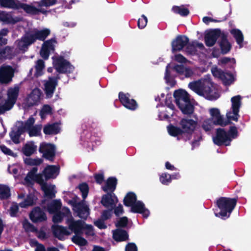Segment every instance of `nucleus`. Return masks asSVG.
Masks as SVG:
<instances>
[{"instance_id":"f257e3e1","label":"nucleus","mask_w":251,"mask_h":251,"mask_svg":"<svg viewBox=\"0 0 251 251\" xmlns=\"http://www.w3.org/2000/svg\"><path fill=\"white\" fill-rule=\"evenodd\" d=\"M37 172L36 168H33L25 178L24 184L28 186L36 181L40 185L47 197H54L56 192L55 185L48 184L46 181L49 179L54 178L57 176L59 174V168L56 166L49 165L45 168L42 174L36 175Z\"/></svg>"},{"instance_id":"f03ea898","label":"nucleus","mask_w":251,"mask_h":251,"mask_svg":"<svg viewBox=\"0 0 251 251\" xmlns=\"http://www.w3.org/2000/svg\"><path fill=\"white\" fill-rule=\"evenodd\" d=\"M188 86L198 95L209 100H216L220 97L218 90L209 75L205 76L198 81L190 82Z\"/></svg>"},{"instance_id":"7ed1b4c3","label":"nucleus","mask_w":251,"mask_h":251,"mask_svg":"<svg viewBox=\"0 0 251 251\" xmlns=\"http://www.w3.org/2000/svg\"><path fill=\"white\" fill-rule=\"evenodd\" d=\"M50 32V30L48 28L42 30L36 28L31 29L26 32L21 40L16 42V46L20 51H25L28 47L37 40L44 41L49 35Z\"/></svg>"},{"instance_id":"20e7f679","label":"nucleus","mask_w":251,"mask_h":251,"mask_svg":"<svg viewBox=\"0 0 251 251\" xmlns=\"http://www.w3.org/2000/svg\"><path fill=\"white\" fill-rule=\"evenodd\" d=\"M176 102L178 107L184 114H191L194 111V102L190 100L188 93L180 89L176 91L174 94Z\"/></svg>"},{"instance_id":"39448f33","label":"nucleus","mask_w":251,"mask_h":251,"mask_svg":"<svg viewBox=\"0 0 251 251\" xmlns=\"http://www.w3.org/2000/svg\"><path fill=\"white\" fill-rule=\"evenodd\" d=\"M124 203L125 205L131 207V212L141 213L145 218H147L150 214L149 211L145 208L143 203L136 201V196L134 193H128L124 199Z\"/></svg>"},{"instance_id":"423d86ee","label":"nucleus","mask_w":251,"mask_h":251,"mask_svg":"<svg viewBox=\"0 0 251 251\" xmlns=\"http://www.w3.org/2000/svg\"><path fill=\"white\" fill-rule=\"evenodd\" d=\"M217 205L220 211L218 213H215V216L225 219L229 217L236 205V201L235 199L222 198L217 201Z\"/></svg>"},{"instance_id":"0eeeda50","label":"nucleus","mask_w":251,"mask_h":251,"mask_svg":"<svg viewBox=\"0 0 251 251\" xmlns=\"http://www.w3.org/2000/svg\"><path fill=\"white\" fill-rule=\"evenodd\" d=\"M237 136V131L235 127H231L228 133L224 130L219 128L217 129L216 135L213 140L214 143L217 145L228 146L231 140Z\"/></svg>"},{"instance_id":"6e6552de","label":"nucleus","mask_w":251,"mask_h":251,"mask_svg":"<svg viewBox=\"0 0 251 251\" xmlns=\"http://www.w3.org/2000/svg\"><path fill=\"white\" fill-rule=\"evenodd\" d=\"M63 210L67 214V219L66 220V223L68 226V229L71 231V234L72 233L75 234H81L83 233L85 222L82 220H75L68 208H64Z\"/></svg>"},{"instance_id":"1a4fd4ad","label":"nucleus","mask_w":251,"mask_h":251,"mask_svg":"<svg viewBox=\"0 0 251 251\" xmlns=\"http://www.w3.org/2000/svg\"><path fill=\"white\" fill-rule=\"evenodd\" d=\"M171 70L175 71L176 73L180 75H184L186 77H190L195 75L194 70L190 67H184L183 65H177L172 66L171 64H168L166 67V74L165 78L168 81L170 75Z\"/></svg>"},{"instance_id":"9d476101","label":"nucleus","mask_w":251,"mask_h":251,"mask_svg":"<svg viewBox=\"0 0 251 251\" xmlns=\"http://www.w3.org/2000/svg\"><path fill=\"white\" fill-rule=\"evenodd\" d=\"M60 207L61 202L58 200L51 201L48 206L47 209L49 213H54L52 218V220L54 223L60 222L63 216L66 217V219H67L66 212L63 210L64 208H66V207L62 209L61 213L57 212Z\"/></svg>"},{"instance_id":"9b49d317","label":"nucleus","mask_w":251,"mask_h":251,"mask_svg":"<svg viewBox=\"0 0 251 251\" xmlns=\"http://www.w3.org/2000/svg\"><path fill=\"white\" fill-rule=\"evenodd\" d=\"M19 92V88L14 87L9 89L7 92L8 99L5 103L0 106V114L10 109L16 102Z\"/></svg>"},{"instance_id":"f8f14e48","label":"nucleus","mask_w":251,"mask_h":251,"mask_svg":"<svg viewBox=\"0 0 251 251\" xmlns=\"http://www.w3.org/2000/svg\"><path fill=\"white\" fill-rule=\"evenodd\" d=\"M52 59L53 66L57 72L60 73H67L73 71V67L62 57L56 56Z\"/></svg>"},{"instance_id":"ddd939ff","label":"nucleus","mask_w":251,"mask_h":251,"mask_svg":"<svg viewBox=\"0 0 251 251\" xmlns=\"http://www.w3.org/2000/svg\"><path fill=\"white\" fill-rule=\"evenodd\" d=\"M70 203L73 207V210L77 215L81 218H86L89 214V209L84 201L81 202H77L76 200L74 201H69Z\"/></svg>"},{"instance_id":"4468645a","label":"nucleus","mask_w":251,"mask_h":251,"mask_svg":"<svg viewBox=\"0 0 251 251\" xmlns=\"http://www.w3.org/2000/svg\"><path fill=\"white\" fill-rule=\"evenodd\" d=\"M57 44L55 39L52 38L44 42L40 50V55L42 57L48 59L50 53L53 51Z\"/></svg>"},{"instance_id":"2eb2a0df","label":"nucleus","mask_w":251,"mask_h":251,"mask_svg":"<svg viewBox=\"0 0 251 251\" xmlns=\"http://www.w3.org/2000/svg\"><path fill=\"white\" fill-rule=\"evenodd\" d=\"M8 33L6 29H3L0 31V46L6 44L7 40L3 37L5 36ZM11 49L9 47H6L4 49H0V62L4 58H9Z\"/></svg>"},{"instance_id":"dca6fc26","label":"nucleus","mask_w":251,"mask_h":251,"mask_svg":"<svg viewBox=\"0 0 251 251\" xmlns=\"http://www.w3.org/2000/svg\"><path fill=\"white\" fill-rule=\"evenodd\" d=\"M35 123V119L33 117H30L27 121L25 126V129L28 131L30 136H35L39 135L41 129V125L33 126Z\"/></svg>"},{"instance_id":"f3484780","label":"nucleus","mask_w":251,"mask_h":251,"mask_svg":"<svg viewBox=\"0 0 251 251\" xmlns=\"http://www.w3.org/2000/svg\"><path fill=\"white\" fill-rule=\"evenodd\" d=\"M55 147L50 143H43L40 145L39 151L43 156L49 160H51L55 154Z\"/></svg>"},{"instance_id":"a211bd4d","label":"nucleus","mask_w":251,"mask_h":251,"mask_svg":"<svg viewBox=\"0 0 251 251\" xmlns=\"http://www.w3.org/2000/svg\"><path fill=\"white\" fill-rule=\"evenodd\" d=\"M13 73V69L9 66H2L0 68V82L7 83L10 82Z\"/></svg>"},{"instance_id":"6ab92c4d","label":"nucleus","mask_w":251,"mask_h":251,"mask_svg":"<svg viewBox=\"0 0 251 251\" xmlns=\"http://www.w3.org/2000/svg\"><path fill=\"white\" fill-rule=\"evenodd\" d=\"M18 198L19 201H21L19 202V205L23 208L32 205L37 200V196L35 194H30L25 197L24 194L21 193Z\"/></svg>"},{"instance_id":"aec40b11","label":"nucleus","mask_w":251,"mask_h":251,"mask_svg":"<svg viewBox=\"0 0 251 251\" xmlns=\"http://www.w3.org/2000/svg\"><path fill=\"white\" fill-rule=\"evenodd\" d=\"M188 42V39L185 36H177L172 43V52L181 50Z\"/></svg>"},{"instance_id":"412c9836","label":"nucleus","mask_w":251,"mask_h":251,"mask_svg":"<svg viewBox=\"0 0 251 251\" xmlns=\"http://www.w3.org/2000/svg\"><path fill=\"white\" fill-rule=\"evenodd\" d=\"M211 120L214 121L217 125L226 126L227 123L224 121L223 117L221 115L220 110L217 108H211L209 109Z\"/></svg>"},{"instance_id":"4be33fe9","label":"nucleus","mask_w":251,"mask_h":251,"mask_svg":"<svg viewBox=\"0 0 251 251\" xmlns=\"http://www.w3.org/2000/svg\"><path fill=\"white\" fill-rule=\"evenodd\" d=\"M119 99L125 107L130 110H134L136 108L137 105L136 101L133 99H129L128 94L120 93Z\"/></svg>"},{"instance_id":"5701e85b","label":"nucleus","mask_w":251,"mask_h":251,"mask_svg":"<svg viewBox=\"0 0 251 251\" xmlns=\"http://www.w3.org/2000/svg\"><path fill=\"white\" fill-rule=\"evenodd\" d=\"M117 202L118 200L114 194H108L104 195L101 201L103 206L111 210Z\"/></svg>"},{"instance_id":"b1692460","label":"nucleus","mask_w":251,"mask_h":251,"mask_svg":"<svg viewBox=\"0 0 251 251\" xmlns=\"http://www.w3.org/2000/svg\"><path fill=\"white\" fill-rule=\"evenodd\" d=\"M180 125L183 132L191 133L195 130L197 122L192 119H183L181 120Z\"/></svg>"},{"instance_id":"393cba45","label":"nucleus","mask_w":251,"mask_h":251,"mask_svg":"<svg viewBox=\"0 0 251 251\" xmlns=\"http://www.w3.org/2000/svg\"><path fill=\"white\" fill-rule=\"evenodd\" d=\"M56 85L57 79L55 78L50 77L49 80L45 81L44 84L45 91L48 98L52 96Z\"/></svg>"},{"instance_id":"a878e982","label":"nucleus","mask_w":251,"mask_h":251,"mask_svg":"<svg viewBox=\"0 0 251 251\" xmlns=\"http://www.w3.org/2000/svg\"><path fill=\"white\" fill-rule=\"evenodd\" d=\"M52 229L55 236L61 240L63 239L65 236L71 235V231L65 227L53 225Z\"/></svg>"},{"instance_id":"bb28decb","label":"nucleus","mask_w":251,"mask_h":251,"mask_svg":"<svg viewBox=\"0 0 251 251\" xmlns=\"http://www.w3.org/2000/svg\"><path fill=\"white\" fill-rule=\"evenodd\" d=\"M220 35L218 30H213L207 32L205 36V42L207 46H213Z\"/></svg>"},{"instance_id":"cd10ccee","label":"nucleus","mask_w":251,"mask_h":251,"mask_svg":"<svg viewBox=\"0 0 251 251\" xmlns=\"http://www.w3.org/2000/svg\"><path fill=\"white\" fill-rule=\"evenodd\" d=\"M30 219L33 222H42L46 220V216L39 208H35L30 214Z\"/></svg>"},{"instance_id":"c85d7f7f","label":"nucleus","mask_w":251,"mask_h":251,"mask_svg":"<svg viewBox=\"0 0 251 251\" xmlns=\"http://www.w3.org/2000/svg\"><path fill=\"white\" fill-rule=\"evenodd\" d=\"M41 94L39 89H34L27 99V104L30 106L37 104L40 100Z\"/></svg>"},{"instance_id":"c756f323","label":"nucleus","mask_w":251,"mask_h":251,"mask_svg":"<svg viewBox=\"0 0 251 251\" xmlns=\"http://www.w3.org/2000/svg\"><path fill=\"white\" fill-rule=\"evenodd\" d=\"M61 130L60 125L58 123L49 124L46 125L44 128V132L45 134H56L58 133Z\"/></svg>"},{"instance_id":"7c9ffc66","label":"nucleus","mask_w":251,"mask_h":251,"mask_svg":"<svg viewBox=\"0 0 251 251\" xmlns=\"http://www.w3.org/2000/svg\"><path fill=\"white\" fill-rule=\"evenodd\" d=\"M19 20V18L13 17L10 14L0 11V21L7 24H15Z\"/></svg>"},{"instance_id":"2f4dec72","label":"nucleus","mask_w":251,"mask_h":251,"mask_svg":"<svg viewBox=\"0 0 251 251\" xmlns=\"http://www.w3.org/2000/svg\"><path fill=\"white\" fill-rule=\"evenodd\" d=\"M113 239L118 242H122L128 239V235L125 230L118 229L113 231Z\"/></svg>"},{"instance_id":"473e14b6","label":"nucleus","mask_w":251,"mask_h":251,"mask_svg":"<svg viewBox=\"0 0 251 251\" xmlns=\"http://www.w3.org/2000/svg\"><path fill=\"white\" fill-rule=\"evenodd\" d=\"M37 149V146L32 142H27L25 144L23 149V153L27 156H29L33 154Z\"/></svg>"},{"instance_id":"72a5a7b5","label":"nucleus","mask_w":251,"mask_h":251,"mask_svg":"<svg viewBox=\"0 0 251 251\" xmlns=\"http://www.w3.org/2000/svg\"><path fill=\"white\" fill-rule=\"evenodd\" d=\"M211 71L213 75L215 77L221 80L223 83H228V81L225 77H223L225 73L220 69L216 66H213L212 67Z\"/></svg>"},{"instance_id":"f704fd0d","label":"nucleus","mask_w":251,"mask_h":251,"mask_svg":"<svg viewBox=\"0 0 251 251\" xmlns=\"http://www.w3.org/2000/svg\"><path fill=\"white\" fill-rule=\"evenodd\" d=\"M230 32L235 39L238 45H239L240 48H242L244 40V36L242 32L237 29H232Z\"/></svg>"},{"instance_id":"c9c22d12","label":"nucleus","mask_w":251,"mask_h":251,"mask_svg":"<svg viewBox=\"0 0 251 251\" xmlns=\"http://www.w3.org/2000/svg\"><path fill=\"white\" fill-rule=\"evenodd\" d=\"M204 48L203 45L202 43L194 42L192 45H189L186 48V52L190 54H195L196 53V49L202 50Z\"/></svg>"},{"instance_id":"e433bc0d","label":"nucleus","mask_w":251,"mask_h":251,"mask_svg":"<svg viewBox=\"0 0 251 251\" xmlns=\"http://www.w3.org/2000/svg\"><path fill=\"white\" fill-rule=\"evenodd\" d=\"M116 179L115 178H109L106 182V185L102 187V189L105 192L113 191L116 188Z\"/></svg>"},{"instance_id":"4c0bfd02","label":"nucleus","mask_w":251,"mask_h":251,"mask_svg":"<svg viewBox=\"0 0 251 251\" xmlns=\"http://www.w3.org/2000/svg\"><path fill=\"white\" fill-rule=\"evenodd\" d=\"M169 110L163 109L159 114V117L160 120L167 119L172 116L173 114V109L174 106L172 104H169L168 106Z\"/></svg>"},{"instance_id":"58836bf2","label":"nucleus","mask_w":251,"mask_h":251,"mask_svg":"<svg viewBox=\"0 0 251 251\" xmlns=\"http://www.w3.org/2000/svg\"><path fill=\"white\" fill-rule=\"evenodd\" d=\"M19 7L22 8L26 12L29 14H36L39 11L45 13V11H42L41 9H38L31 5L26 4H20L19 5Z\"/></svg>"},{"instance_id":"ea45409f","label":"nucleus","mask_w":251,"mask_h":251,"mask_svg":"<svg viewBox=\"0 0 251 251\" xmlns=\"http://www.w3.org/2000/svg\"><path fill=\"white\" fill-rule=\"evenodd\" d=\"M239 110L231 108L230 110L226 112V118L229 121H234L237 122L239 117Z\"/></svg>"},{"instance_id":"a19ab883","label":"nucleus","mask_w":251,"mask_h":251,"mask_svg":"<svg viewBox=\"0 0 251 251\" xmlns=\"http://www.w3.org/2000/svg\"><path fill=\"white\" fill-rule=\"evenodd\" d=\"M220 47L223 53L228 52L231 48V45L225 37H223L220 43Z\"/></svg>"},{"instance_id":"79ce46f5","label":"nucleus","mask_w":251,"mask_h":251,"mask_svg":"<svg viewBox=\"0 0 251 251\" xmlns=\"http://www.w3.org/2000/svg\"><path fill=\"white\" fill-rule=\"evenodd\" d=\"M241 97L238 95L232 97L231 99V109H236L239 110L240 107L241 105Z\"/></svg>"},{"instance_id":"37998d69","label":"nucleus","mask_w":251,"mask_h":251,"mask_svg":"<svg viewBox=\"0 0 251 251\" xmlns=\"http://www.w3.org/2000/svg\"><path fill=\"white\" fill-rule=\"evenodd\" d=\"M0 4L4 7L8 8H19V5L14 0H0Z\"/></svg>"},{"instance_id":"c03bdc74","label":"nucleus","mask_w":251,"mask_h":251,"mask_svg":"<svg viewBox=\"0 0 251 251\" xmlns=\"http://www.w3.org/2000/svg\"><path fill=\"white\" fill-rule=\"evenodd\" d=\"M10 195L9 188L6 186L0 184V199H7Z\"/></svg>"},{"instance_id":"a18cd8bd","label":"nucleus","mask_w":251,"mask_h":251,"mask_svg":"<svg viewBox=\"0 0 251 251\" xmlns=\"http://www.w3.org/2000/svg\"><path fill=\"white\" fill-rule=\"evenodd\" d=\"M214 125H216L213 121L211 119H207L205 120L202 124V127L206 131H208L212 129Z\"/></svg>"},{"instance_id":"49530a36","label":"nucleus","mask_w":251,"mask_h":251,"mask_svg":"<svg viewBox=\"0 0 251 251\" xmlns=\"http://www.w3.org/2000/svg\"><path fill=\"white\" fill-rule=\"evenodd\" d=\"M45 68L44 62L42 60H39L37 61L35 66L36 76L41 75L43 73V70Z\"/></svg>"},{"instance_id":"de8ad7c7","label":"nucleus","mask_w":251,"mask_h":251,"mask_svg":"<svg viewBox=\"0 0 251 251\" xmlns=\"http://www.w3.org/2000/svg\"><path fill=\"white\" fill-rule=\"evenodd\" d=\"M172 10L175 13L179 14L181 16H186L189 13V10L183 6H174Z\"/></svg>"},{"instance_id":"09e8293b","label":"nucleus","mask_w":251,"mask_h":251,"mask_svg":"<svg viewBox=\"0 0 251 251\" xmlns=\"http://www.w3.org/2000/svg\"><path fill=\"white\" fill-rule=\"evenodd\" d=\"M81 234H75L72 238V241L76 244L80 246H84L86 244L87 241L80 235Z\"/></svg>"},{"instance_id":"8fccbe9b","label":"nucleus","mask_w":251,"mask_h":251,"mask_svg":"<svg viewBox=\"0 0 251 251\" xmlns=\"http://www.w3.org/2000/svg\"><path fill=\"white\" fill-rule=\"evenodd\" d=\"M25 163L29 165H38L42 162V160L39 158H31L29 157L24 159Z\"/></svg>"},{"instance_id":"3c124183","label":"nucleus","mask_w":251,"mask_h":251,"mask_svg":"<svg viewBox=\"0 0 251 251\" xmlns=\"http://www.w3.org/2000/svg\"><path fill=\"white\" fill-rule=\"evenodd\" d=\"M0 149L1 151L6 155H9L14 158L17 156V153L14 152L12 150L4 145L0 146Z\"/></svg>"},{"instance_id":"603ef678","label":"nucleus","mask_w":251,"mask_h":251,"mask_svg":"<svg viewBox=\"0 0 251 251\" xmlns=\"http://www.w3.org/2000/svg\"><path fill=\"white\" fill-rule=\"evenodd\" d=\"M168 131L170 135L176 136L181 134V131L178 127L170 126L168 127Z\"/></svg>"},{"instance_id":"864d4df0","label":"nucleus","mask_w":251,"mask_h":251,"mask_svg":"<svg viewBox=\"0 0 251 251\" xmlns=\"http://www.w3.org/2000/svg\"><path fill=\"white\" fill-rule=\"evenodd\" d=\"M160 181L162 184L167 185L171 181V176L169 174L163 173L160 176Z\"/></svg>"},{"instance_id":"5fc2aeb1","label":"nucleus","mask_w":251,"mask_h":251,"mask_svg":"<svg viewBox=\"0 0 251 251\" xmlns=\"http://www.w3.org/2000/svg\"><path fill=\"white\" fill-rule=\"evenodd\" d=\"M23 226L27 231L34 232L36 231L35 228L27 220H24L23 222Z\"/></svg>"},{"instance_id":"6e6d98bb","label":"nucleus","mask_w":251,"mask_h":251,"mask_svg":"<svg viewBox=\"0 0 251 251\" xmlns=\"http://www.w3.org/2000/svg\"><path fill=\"white\" fill-rule=\"evenodd\" d=\"M223 77L228 81V83H223L225 85H229L233 83L235 80L234 75L229 73H225Z\"/></svg>"},{"instance_id":"4d7b16f0","label":"nucleus","mask_w":251,"mask_h":251,"mask_svg":"<svg viewBox=\"0 0 251 251\" xmlns=\"http://www.w3.org/2000/svg\"><path fill=\"white\" fill-rule=\"evenodd\" d=\"M51 107L49 105H44L41 112L40 116L42 119H44L46 116L51 112Z\"/></svg>"},{"instance_id":"13d9d810","label":"nucleus","mask_w":251,"mask_h":251,"mask_svg":"<svg viewBox=\"0 0 251 251\" xmlns=\"http://www.w3.org/2000/svg\"><path fill=\"white\" fill-rule=\"evenodd\" d=\"M148 22L147 18L143 15L138 21V25L140 28H144L147 25Z\"/></svg>"},{"instance_id":"bf43d9fd","label":"nucleus","mask_w":251,"mask_h":251,"mask_svg":"<svg viewBox=\"0 0 251 251\" xmlns=\"http://www.w3.org/2000/svg\"><path fill=\"white\" fill-rule=\"evenodd\" d=\"M56 2V0H42L39 3V6L49 7L54 5Z\"/></svg>"},{"instance_id":"052dcab7","label":"nucleus","mask_w":251,"mask_h":251,"mask_svg":"<svg viewBox=\"0 0 251 251\" xmlns=\"http://www.w3.org/2000/svg\"><path fill=\"white\" fill-rule=\"evenodd\" d=\"M79 190L82 193V196L84 199H85L87 196L88 192V187L87 184H82L79 186Z\"/></svg>"},{"instance_id":"680f3d73","label":"nucleus","mask_w":251,"mask_h":251,"mask_svg":"<svg viewBox=\"0 0 251 251\" xmlns=\"http://www.w3.org/2000/svg\"><path fill=\"white\" fill-rule=\"evenodd\" d=\"M83 232H85L86 234L89 235H92L94 234L92 226L90 225L86 224L85 223H84V226Z\"/></svg>"},{"instance_id":"e2e57ef3","label":"nucleus","mask_w":251,"mask_h":251,"mask_svg":"<svg viewBox=\"0 0 251 251\" xmlns=\"http://www.w3.org/2000/svg\"><path fill=\"white\" fill-rule=\"evenodd\" d=\"M230 63L232 64L235 63V60L234 58H229L227 57H224L219 60V64H228Z\"/></svg>"},{"instance_id":"0e129e2a","label":"nucleus","mask_w":251,"mask_h":251,"mask_svg":"<svg viewBox=\"0 0 251 251\" xmlns=\"http://www.w3.org/2000/svg\"><path fill=\"white\" fill-rule=\"evenodd\" d=\"M174 59L176 61L182 63H186L187 61V60L180 54L175 55Z\"/></svg>"},{"instance_id":"69168bd1","label":"nucleus","mask_w":251,"mask_h":251,"mask_svg":"<svg viewBox=\"0 0 251 251\" xmlns=\"http://www.w3.org/2000/svg\"><path fill=\"white\" fill-rule=\"evenodd\" d=\"M19 169H20V167L19 166L13 165L9 167L8 171L10 173L16 175Z\"/></svg>"},{"instance_id":"338daca9","label":"nucleus","mask_w":251,"mask_h":251,"mask_svg":"<svg viewBox=\"0 0 251 251\" xmlns=\"http://www.w3.org/2000/svg\"><path fill=\"white\" fill-rule=\"evenodd\" d=\"M127 223V218L126 217H124L121 218L118 223L116 224L117 226L124 227L126 226Z\"/></svg>"},{"instance_id":"774afa93","label":"nucleus","mask_w":251,"mask_h":251,"mask_svg":"<svg viewBox=\"0 0 251 251\" xmlns=\"http://www.w3.org/2000/svg\"><path fill=\"white\" fill-rule=\"evenodd\" d=\"M126 251H137V248L135 244L129 243L126 246Z\"/></svg>"}]
</instances>
